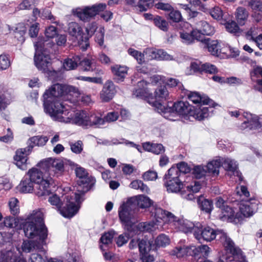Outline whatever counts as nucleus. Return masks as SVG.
<instances>
[{
    "instance_id": "37998d69",
    "label": "nucleus",
    "mask_w": 262,
    "mask_h": 262,
    "mask_svg": "<svg viewBox=\"0 0 262 262\" xmlns=\"http://www.w3.org/2000/svg\"><path fill=\"white\" fill-rule=\"evenodd\" d=\"M39 0H23L16 8V10H30L32 7L36 6Z\"/></svg>"
},
{
    "instance_id": "a211bd4d",
    "label": "nucleus",
    "mask_w": 262,
    "mask_h": 262,
    "mask_svg": "<svg viewBox=\"0 0 262 262\" xmlns=\"http://www.w3.org/2000/svg\"><path fill=\"white\" fill-rule=\"evenodd\" d=\"M190 68L194 73L202 74L203 73L214 74L217 72V68L210 63H202L200 61H194L191 63Z\"/></svg>"
},
{
    "instance_id": "ddd939ff",
    "label": "nucleus",
    "mask_w": 262,
    "mask_h": 262,
    "mask_svg": "<svg viewBox=\"0 0 262 262\" xmlns=\"http://www.w3.org/2000/svg\"><path fill=\"white\" fill-rule=\"evenodd\" d=\"M184 27L186 30L182 29L179 32L180 38L183 43L189 45L194 42L195 40H202L201 33L197 29H192L187 23L184 24Z\"/></svg>"
},
{
    "instance_id": "7ed1b4c3",
    "label": "nucleus",
    "mask_w": 262,
    "mask_h": 262,
    "mask_svg": "<svg viewBox=\"0 0 262 262\" xmlns=\"http://www.w3.org/2000/svg\"><path fill=\"white\" fill-rule=\"evenodd\" d=\"M194 236L200 242L202 241L210 242L219 236L227 252L231 254L234 257H237L244 260L241 250L235 246L232 240L222 230L216 231L209 226L203 227L200 223H197Z\"/></svg>"
},
{
    "instance_id": "412c9836",
    "label": "nucleus",
    "mask_w": 262,
    "mask_h": 262,
    "mask_svg": "<svg viewBox=\"0 0 262 262\" xmlns=\"http://www.w3.org/2000/svg\"><path fill=\"white\" fill-rule=\"evenodd\" d=\"M145 55L148 56L150 59L158 60H172L173 56L162 49L154 48H146L144 50Z\"/></svg>"
},
{
    "instance_id": "f704fd0d",
    "label": "nucleus",
    "mask_w": 262,
    "mask_h": 262,
    "mask_svg": "<svg viewBox=\"0 0 262 262\" xmlns=\"http://www.w3.org/2000/svg\"><path fill=\"white\" fill-rule=\"evenodd\" d=\"M33 15L35 17H39L42 19H48L50 20L51 22L57 23V21L54 22L55 18L53 15H52L51 12L47 9H43L41 11L38 8H34L33 10Z\"/></svg>"
},
{
    "instance_id": "c756f323",
    "label": "nucleus",
    "mask_w": 262,
    "mask_h": 262,
    "mask_svg": "<svg viewBox=\"0 0 262 262\" xmlns=\"http://www.w3.org/2000/svg\"><path fill=\"white\" fill-rule=\"evenodd\" d=\"M251 76L253 81H256L255 89L262 93V68L257 67L251 72Z\"/></svg>"
},
{
    "instance_id": "f8f14e48",
    "label": "nucleus",
    "mask_w": 262,
    "mask_h": 262,
    "mask_svg": "<svg viewBox=\"0 0 262 262\" xmlns=\"http://www.w3.org/2000/svg\"><path fill=\"white\" fill-rule=\"evenodd\" d=\"M106 8V5L104 3L97 4L91 7H86L83 9H77L74 11V14L80 20L83 21H89L99 12L104 10Z\"/></svg>"
},
{
    "instance_id": "72a5a7b5",
    "label": "nucleus",
    "mask_w": 262,
    "mask_h": 262,
    "mask_svg": "<svg viewBox=\"0 0 262 262\" xmlns=\"http://www.w3.org/2000/svg\"><path fill=\"white\" fill-rule=\"evenodd\" d=\"M197 202L201 209L207 213H210L213 209L212 202L205 199L202 195L196 196Z\"/></svg>"
},
{
    "instance_id": "7c9ffc66",
    "label": "nucleus",
    "mask_w": 262,
    "mask_h": 262,
    "mask_svg": "<svg viewBox=\"0 0 262 262\" xmlns=\"http://www.w3.org/2000/svg\"><path fill=\"white\" fill-rule=\"evenodd\" d=\"M127 4L137 5L141 11H145L152 6L153 0H125Z\"/></svg>"
},
{
    "instance_id": "5fc2aeb1",
    "label": "nucleus",
    "mask_w": 262,
    "mask_h": 262,
    "mask_svg": "<svg viewBox=\"0 0 262 262\" xmlns=\"http://www.w3.org/2000/svg\"><path fill=\"white\" fill-rule=\"evenodd\" d=\"M192 247L195 248V249H193V252L195 253L193 256H196L200 253H202L203 256H206L208 255L209 248L207 245H203L198 247L192 246Z\"/></svg>"
},
{
    "instance_id": "6ab92c4d",
    "label": "nucleus",
    "mask_w": 262,
    "mask_h": 262,
    "mask_svg": "<svg viewBox=\"0 0 262 262\" xmlns=\"http://www.w3.org/2000/svg\"><path fill=\"white\" fill-rule=\"evenodd\" d=\"M151 94L147 97L148 102L149 104L155 107L157 110L158 103L163 104L161 101L166 100L169 97V92L167 88L164 86H161L158 88L155 92L154 97H152Z\"/></svg>"
},
{
    "instance_id": "e433bc0d",
    "label": "nucleus",
    "mask_w": 262,
    "mask_h": 262,
    "mask_svg": "<svg viewBox=\"0 0 262 262\" xmlns=\"http://www.w3.org/2000/svg\"><path fill=\"white\" fill-rule=\"evenodd\" d=\"M189 100L194 104L203 103L207 104L209 103V99L202 97L199 93L195 92H189L187 94Z\"/></svg>"
},
{
    "instance_id": "8fccbe9b",
    "label": "nucleus",
    "mask_w": 262,
    "mask_h": 262,
    "mask_svg": "<svg viewBox=\"0 0 262 262\" xmlns=\"http://www.w3.org/2000/svg\"><path fill=\"white\" fill-rule=\"evenodd\" d=\"M151 249V245L149 241L142 239L139 242V250L141 255L146 254Z\"/></svg>"
},
{
    "instance_id": "680f3d73",
    "label": "nucleus",
    "mask_w": 262,
    "mask_h": 262,
    "mask_svg": "<svg viewBox=\"0 0 262 262\" xmlns=\"http://www.w3.org/2000/svg\"><path fill=\"white\" fill-rule=\"evenodd\" d=\"M70 146L72 151L76 154H80L83 150V143L80 140L70 142Z\"/></svg>"
},
{
    "instance_id": "b1692460",
    "label": "nucleus",
    "mask_w": 262,
    "mask_h": 262,
    "mask_svg": "<svg viewBox=\"0 0 262 262\" xmlns=\"http://www.w3.org/2000/svg\"><path fill=\"white\" fill-rule=\"evenodd\" d=\"M193 249L195 248L192 247V246H178L171 251L170 254L177 258L184 257L188 255L193 256L194 253L193 252Z\"/></svg>"
},
{
    "instance_id": "79ce46f5",
    "label": "nucleus",
    "mask_w": 262,
    "mask_h": 262,
    "mask_svg": "<svg viewBox=\"0 0 262 262\" xmlns=\"http://www.w3.org/2000/svg\"><path fill=\"white\" fill-rule=\"evenodd\" d=\"M221 165L226 170L235 171L237 167L236 161L230 158H221Z\"/></svg>"
},
{
    "instance_id": "69168bd1",
    "label": "nucleus",
    "mask_w": 262,
    "mask_h": 262,
    "mask_svg": "<svg viewBox=\"0 0 262 262\" xmlns=\"http://www.w3.org/2000/svg\"><path fill=\"white\" fill-rule=\"evenodd\" d=\"M104 28L101 27L99 29L98 32L96 35L95 40L100 46H103L104 44Z\"/></svg>"
},
{
    "instance_id": "49530a36",
    "label": "nucleus",
    "mask_w": 262,
    "mask_h": 262,
    "mask_svg": "<svg viewBox=\"0 0 262 262\" xmlns=\"http://www.w3.org/2000/svg\"><path fill=\"white\" fill-rule=\"evenodd\" d=\"M225 26L226 30L228 32L235 35H239L240 29L235 21L233 20L228 21L225 23Z\"/></svg>"
},
{
    "instance_id": "de8ad7c7",
    "label": "nucleus",
    "mask_w": 262,
    "mask_h": 262,
    "mask_svg": "<svg viewBox=\"0 0 262 262\" xmlns=\"http://www.w3.org/2000/svg\"><path fill=\"white\" fill-rule=\"evenodd\" d=\"M127 52L128 54L134 57L139 64H142L145 62L144 54L145 53L144 51L142 53L134 49L129 48L128 49Z\"/></svg>"
},
{
    "instance_id": "f3484780",
    "label": "nucleus",
    "mask_w": 262,
    "mask_h": 262,
    "mask_svg": "<svg viewBox=\"0 0 262 262\" xmlns=\"http://www.w3.org/2000/svg\"><path fill=\"white\" fill-rule=\"evenodd\" d=\"M244 117L246 120L241 125V129H253L262 127V115L257 116L256 115L245 113Z\"/></svg>"
},
{
    "instance_id": "a878e982",
    "label": "nucleus",
    "mask_w": 262,
    "mask_h": 262,
    "mask_svg": "<svg viewBox=\"0 0 262 262\" xmlns=\"http://www.w3.org/2000/svg\"><path fill=\"white\" fill-rule=\"evenodd\" d=\"M147 82L144 80L138 82L137 86L133 91V95L136 97L147 98L149 94L146 89Z\"/></svg>"
},
{
    "instance_id": "58836bf2",
    "label": "nucleus",
    "mask_w": 262,
    "mask_h": 262,
    "mask_svg": "<svg viewBox=\"0 0 262 262\" xmlns=\"http://www.w3.org/2000/svg\"><path fill=\"white\" fill-rule=\"evenodd\" d=\"M133 200L134 203L136 204V209H137V206L141 208H147L150 206L152 201L147 196L145 195H140L137 198V200Z\"/></svg>"
},
{
    "instance_id": "4be33fe9",
    "label": "nucleus",
    "mask_w": 262,
    "mask_h": 262,
    "mask_svg": "<svg viewBox=\"0 0 262 262\" xmlns=\"http://www.w3.org/2000/svg\"><path fill=\"white\" fill-rule=\"evenodd\" d=\"M212 112V108L207 106H193L191 109L190 113H189V119L193 118L196 120H202L205 118H207L210 114V113Z\"/></svg>"
},
{
    "instance_id": "bb28decb",
    "label": "nucleus",
    "mask_w": 262,
    "mask_h": 262,
    "mask_svg": "<svg viewBox=\"0 0 262 262\" xmlns=\"http://www.w3.org/2000/svg\"><path fill=\"white\" fill-rule=\"evenodd\" d=\"M196 227V223L194 224L187 220L180 219L179 222V225H177L176 228L185 233L191 232L192 231H193L194 233Z\"/></svg>"
},
{
    "instance_id": "052dcab7",
    "label": "nucleus",
    "mask_w": 262,
    "mask_h": 262,
    "mask_svg": "<svg viewBox=\"0 0 262 262\" xmlns=\"http://www.w3.org/2000/svg\"><path fill=\"white\" fill-rule=\"evenodd\" d=\"M130 187L135 189H140L143 192H146L148 190V187L142 181L138 180L133 181L130 184Z\"/></svg>"
},
{
    "instance_id": "3c124183",
    "label": "nucleus",
    "mask_w": 262,
    "mask_h": 262,
    "mask_svg": "<svg viewBox=\"0 0 262 262\" xmlns=\"http://www.w3.org/2000/svg\"><path fill=\"white\" fill-rule=\"evenodd\" d=\"M78 64H80L84 71H93L94 70V66L91 59L84 58L82 61L80 60Z\"/></svg>"
},
{
    "instance_id": "5701e85b",
    "label": "nucleus",
    "mask_w": 262,
    "mask_h": 262,
    "mask_svg": "<svg viewBox=\"0 0 262 262\" xmlns=\"http://www.w3.org/2000/svg\"><path fill=\"white\" fill-rule=\"evenodd\" d=\"M30 152L28 151L27 147L18 149L16 151L14 160L16 166L22 170L27 169V156Z\"/></svg>"
},
{
    "instance_id": "13d9d810",
    "label": "nucleus",
    "mask_w": 262,
    "mask_h": 262,
    "mask_svg": "<svg viewBox=\"0 0 262 262\" xmlns=\"http://www.w3.org/2000/svg\"><path fill=\"white\" fill-rule=\"evenodd\" d=\"M18 201L16 198L10 199L9 206L11 213L13 215H16L19 213V208L18 205Z\"/></svg>"
},
{
    "instance_id": "a19ab883",
    "label": "nucleus",
    "mask_w": 262,
    "mask_h": 262,
    "mask_svg": "<svg viewBox=\"0 0 262 262\" xmlns=\"http://www.w3.org/2000/svg\"><path fill=\"white\" fill-rule=\"evenodd\" d=\"M114 234L113 231H110L102 235L100 239L102 245L100 246V247L102 251H105L107 246L112 243Z\"/></svg>"
},
{
    "instance_id": "4468645a",
    "label": "nucleus",
    "mask_w": 262,
    "mask_h": 262,
    "mask_svg": "<svg viewBox=\"0 0 262 262\" xmlns=\"http://www.w3.org/2000/svg\"><path fill=\"white\" fill-rule=\"evenodd\" d=\"M69 33L76 37L79 40L80 48L82 51H85L89 46V37L83 36L82 28L76 22H71L68 25Z\"/></svg>"
},
{
    "instance_id": "cd10ccee",
    "label": "nucleus",
    "mask_w": 262,
    "mask_h": 262,
    "mask_svg": "<svg viewBox=\"0 0 262 262\" xmlns=\"http://www.w3.org/2000/svg\"><path fill=\"white\" fill-rule=\"evenodd\" d=\"M157 225L154 222H143L139 224L138 225H135V227L134 228V230H135L137 233H134V232H132L130 233L131 235H133L134 234H138V232H151L154 231L157 228Z\"/></svg>"
},
{
    "instance_id": "2eb2a0df",
    "label": "nucleus",
    "mask_w": 262,
    "mask_h": 262,
    "mask_svg": "<svg viewBox=\"0 0 262 262\" xmlns=\"http://www.w3.org/2000/svg\"><path fill=\"white\" fill-rule=\"evenodd\" d=\"M152 214H154L155 218L162 220L165 223L176 228L179 225V222L180 220L172 213L168 211L163 210L160 207L154 208V211H151Z\"/></svg>"
},
{
    "instance_id": "20e7f679",
    "label": "nucleus",
    "mask_w": 262,
    "mask_h": 262,
    "mask_svg": "<svg viewBox=\"0 0 262 262\" xmlns=\"http://www.w3.org/2000/svg\"><path fill=\"white\" fill-rule=\"evenodd\" d=\"M178 170L177 168H174V166H172L164 176V186L167 191L172 193L180 192L183 198L187 200H193L196 198L194 194L198 193L201 188V183L198 181H194L185 186L186 190H182L184 188L183 184L178 175Z\"/></svg>"
},
{
    "instance_id": "c03bdc74",
    "label": "nucleus",
    "mask_w": 262,
    "mask_h": 262,
    "mask_svg": "<svg viewBox=\"0 0 262 262\" xmlns=\"http://www.w3.org/2000/svg\"><path fill=\"white\" fill-rule=\"evenodd\" d=\"M154 24L160 30L166 32L168 30V23L163 18L159 16H156L152 19Z\"/></svg>"
},
{
    "instance_id": "0e129e2a",
    "label": "nucleus",
    "mask_w": 262,
    "mask_h": 262,
    "mask_svg": "<svg viewBox=\"0 0 262 262\" xmlns=\"http://www.w3.org/2000/svg\"><path fill=\"white\" fill-rule=\"evenodd\" d=\"M174 168H177L178 175L180 177L181 173H186L190 171V168L187 164L184 162H181L177 165V167H174Z\"/></svg>"
},
{
    "instance_id": "09e8293b",
    "label": "nucleus",
    "mask_w": 262,
    "mask_h": 262,
    "mask_svg": "<svg viewBox=\"0 0 262 262\" xmlns=\"http://www.w3.org/2000/svg\"><path fill=\"white\" fill-rule=\"evenodd\" d=\"M170 243V239L168 236L162 234L159 235L155 240V244L158 247H165Z\"/></svg>"
},
{
    "instance_id": "864d4df0",
    "label": "nucleus",
    "mask_w": 262,
    "mask_h": 262,
    "mask_svg": "<svg viewBox=\"0 0 262 262\" xmlns=\"http://www.w3.org/2000/svg\"><path fill=\"white\" fill-rule=\"evenodd\" d=\"M260 29L256 27H251V29L246 32V37L249 40L253 41L256 37L260 34Z\"/></svg>"
},
{
    "instance_id": "1a4fd4ad",
    "label": "nucleus",
    "mask_w": 262,
    "mask_h": 262,
    "mask_svg": "<svg viewBox=\"0 0 262 262\" xmlns=\"http://www.w3.org/2000/svg\"><path fill=\"white\" fill-rule=\"evenodd\" d=\"M236 194L241 198L242 203L239 206L241 213L245 217L252 216L257 210V203L255 199L249 198L250 193L247 188L243 185L237 187Z\"/></svg>"
},
{
    "instance_id": "e2e57ef3",
    "label": "nucleus",
    "mask_w": 262,
    "mask_h": 262,
    "mask_svg": "<svg viewBox=\"0 0 262 262\" xmlns=\"http://www.w3.org/2000/svg\"><path fill=\"white\" fill-rule=\"evenodd\" d=\"M48 201L51 205L55 206L59 210H60L62 202L60 198L57 194H52L49 196Z\"/></svg>"
},
{
    "instance_id": "393cba45",
    "label": "nucleus",
    "mask_w": 262,
    "mask_h": 262,
    "mask_svg": "<svg viewBox=\"0 0 262 262\" xmlns=\"http://www.w3.org/2000/svg\"><path fill=\"white\" fill-rule=\"evenodd\" d=\"M197 29L202 35V42L205 39L204 35L210 36L214 34L215 30L213 27L205 21L201 20L196 24Z\"/></svg>"
},
{
    "instance_id": "4d7b16f0",
    "label": "nucleus",
    "mask_w": 262,
    "mask_h": 262,
    "mask_svg": "<svg viewBox=\"0 0 262 262\" xmlns=\"http://www.w3.org/2000/svg\"><path fill=\"white\" fill-rule=\"evenodd\" d=\"M193 174L197 179H200L205 176L207 171L205 166H196L193 169Z\"/></svg>"
},
{
    "instance_id": "f03ea898",
    "label": "nucleus",
    "mask_w": 262,
    "mask_h": 262,
    "mask_svg": "<svg viewBox=\"0 0 262 262\" xmlns=\"http://www.w3.org/2000/svg\"><path fill=\"white\" fill-rule=\"evenodd\" d=\"M24 225V232L26 237L33 240L24 241L22 250L27 253L41 251L48 236L47 228L43 222V214L40 210L33 211Z\"/></svg>"
},
{
    "instance_id": "9d476101",
    "label": "nucleus",
    "mask_w": 262,
    "mask_h": 262,
    "mask_svg": "<svg viewBox=\"0 0 262 262\" xmlns=\"http://www.w3.org/2000/svg\"><path fill=\"white\" fill-rule=\"evenodd\" d=\"M38 166L45 171V178L53 181L54 177L62 176L64 171L63 162L59 159L48 158L41 161Z\"/></svg>"
},
{
    "instance_id": "9b49d317",
    "label": "nucleus",
    "mask_w": 262,
    "mask_h": 262,
    "mask_svg": "<svg viewBox=\"0 0 262 262\" xmlns=\"http://www.w3.org/2000/svg\"><path fill=\"white\" fill-rule=\"evenodd\" d=\"M82 195L79 192H75L74 199L69 195L66 196V205L59 210L62 216L67 218H71L77 214L80 208L79 204L82 201V200H81Z\"/></svg>"
},
{
    "instance_id": "603ef678",
    "label": "nucleus",
    "mask_w": 262,
    "mask_h": 262,
    "mask_svg": "<svg viewBox=\"0 0 262 262\" xmlns=\"http://www.w3.org/2000/svg\"><path fill=\"white\" fill-rule=\"evenodd\" d=\"M221 212V217L222 219H231L234 216V212L233 209L228 205H225V206L222 208Z\"/></svg>"
},
{
    "instance_id": "ea45409f",
    "label": "nucleus",
    "mask_w": 262,
    "mask_h": 262,
    "mask_svg": "<svg viewBox=\"0 0 262 262\" xmlns=\"http://www.w3.org/2000/svg\"><path fill=\"white\" fill-rule=\"evenodd\" d=\"M112 73L118 78V79L121 80L124 78L127 72L126 67L121 66L120 65H115L111 67Z\"/></svg>"
},
{
    "instance_id": "6e6552de",
    "label": "nucleus",
    "mask_w": 262,
    "mask_h": 262,
    "mask_svg": "<svg viewBox=\"0 0 262 262\" xmlns=\"http://www.w3.org/2000/svg\"><path fill=\"white\" fill-rule=\"evenodd\" d=\"M157 112L163 117L170 120H174L172 118L174 114H179L187 119H189V112L193 108L187 101H179L172 104V106H165L161 103L157 104Z\"/></svg>"
},
{
    "instance_id": "a18cd8bd",
    "label": "nucleus",
    "mask_w": 262,
    "mask_h": 262,
    "mask_svg": "<svg viewBox=\"0 0 262 262\" xmlns=\"http://www.w3.org/2000/svg\"><path fill=\"white\" fill-rule=\"evenodd\" d=\"M248 16V12L243 7H238L236 9V17L238 23L241 25H244L245 20Z\"/></svg>"
},
{
    "instance_id": "dca6fc26",
    "label": "nucleus",
    "mask_w": 262,
    "mask_h": 262,
    "mask_svg": "<svg viewBox=\"0 0 262 262\" xmlns=\"http://www.w3.org/2000/svg\"><path fill=\"white\" fill-rule=\"evenodd\" d=\"M76 176L79 178L77 181L78 186L77 191L84 194L89 190L90 179L88 177V173L86 170L81 167H76L75 169Z\"/></svg>"
},
{
    "instance_id": "f257e3e1",
    "label": "nucleus",
    "mask_w": 262,
    "mask_h": 262,
    "mask_svg": "<svg viewBox=\"0 0 262 262\" xmlns=\"http://www.w3.org/2000/svg\"><path fill=\"white\" fill-rule=\"evenodd\" d=\"M78 92L77 89L70 85L57 83L46 90L43 95L45 112L55 121L75 124L84 128L99 127L104 124V120L94 113L84 111L76 112L66 108L61 98L69 93Z\"/></svg>"
},
{
    "instance_id": "774afa93",
    "label": "nucleus",
    "mask_w": 262,
    "mask_h": 262,
    "mask_svg": "<svg viewBox=\"0 0 262 262\" xmlns=\"http://www.w3.org/2000/svg\"><path fill=\"white\" fill-rule=\"evenodd\" d=\"M129 237L130 235L127 233L120 234L116 239V244L117 246L118 247H121L126 244L129 240Z\"/></svg>"
},
{
    "instance_id": "0eeeda50",
    "label": "nucleus",
    "mask_w": 262,
    "mask_h": 262,
    "mask_svg": "<svg viewBox=\"0 0 262 262\" xmlns=\"http://www.w3.org/2000/svg\"><path fill=\"white\" fill-rule=\"evenodd\" d=\"M137 211L136 204L133 202L132 199L123 203L119 208L118 212L120 220L123 224L124 229L129 233H137L134 230L137 222Z\"/></svg>"
},
{
    "instance_id": "338daca9",
    "label": "nucleus",
    "mask_w": 262,
    "mask_h": 262,
    "mask_svg": "<svg viewBox=\"0 0 262 262\" xmlns=\"http://www.w3.org/2000/svg\"><path fill=\"white\" fill-rule=\"evenodd\" d=\"M169 19L173 22H179L182 19L181 13L178 10H174L173 9L170 11L168 14Z\"/></svg>"
},
{
    "instance_id": "aec40b11",
    "label": "nucleus",
    "mask_w": 262,
    "mask_h": 262,
    "mask_svg": "<svg viewBox=\"0 0 262 262\" xmlns=\"http://www.w3.org/2000/svg\"><path fill=\"white\" fill-rule=\"evenodd\" d=\"M117 93L114 83L111 80H107L100 92V98L102 102H107L111 101Z\"/></svg>"
},
{
    "instance_id": "4c0bfd02",
    "label": "nucleus",
    "mask_w": 262,
    "mask_h": 262,
    "mask_svg": "<svg viewBox=\"0 0 262 262\" xmlns=\"http://www.w3.org/2000/svg\"><path fill=\"white\" fill-rule=\"evenodd\" d=\"M203 42L207 45L209 52L213 55L217 56L220 52V46L217 40H210L209 38L205 39Z\"/></svg>"
},
{
    "instance_id": "bf43d9fd",
    "label": "nucleus",
    "mask_w": 262,
    "mask_h": 262,
    "mask_svg": "<svg viewBox=\"0 0 262 262\" xmlns=\"http://www.w3.org/2000/svg\"><path fill=\"white\" fill-rule=\"evenodd\" d=\"M248 6L249 7L252 11L262 12V1L259 0H249L248 1Z\"/></svg>"
},
{
    "instance_id": "c85d7f7f",
    "label": "nucleus",
    "mask_w": 262,
    "mask_h": 262,
    "mask_svg": "<svg viewBox=\"0 0 262 262\" xmlns=\"http://www.w3.org/2000/svg\"><path fill=\"white\" fill-rule=\"evenodd\" d=\"M49 139L47 136H34L29 139V145L27 147L28 152H31L34 146H44Z\"/></svg>"
},
{
    "instance_id": "39448f33",
    "label": "nucleus",
    "mask_w": 262,
    "mask_h": 262,
    "mask_svg": "<svg viewBox=\"0 0 262 262\" xmlns=\"http://www.w3.org/2000/svg\"><path fill=\"white\" fill-rule=\"evenodd\" d=\"M53 43L47 40H40L34 44L36 52L34 56L35 66L38 70L46 74L49 77H54L57 72L51 67V58L49 55L48 48Z\"/></svg>"
},
{
    "instance_id": "2f4dec72",
    "label": "nucleus",
    "mask_w": 262,
    "mask_h": 262,
    "mask_svg": "<svg viewBox=\"0 0 262 262\" xmlns=\"http://www.w3.org/2000/svg\"><path fill=\"white\" fill-rule=\"evenodd\" d=\"M221 162L220 158L209 162L206 166H205L207 172L213 176L218 175L219 173V168L221 165Z\"/></svg>"
},
{
    "instance_id": "6e6d98bb",
    "label": "nucleus",
    "mask_w": 262,
    "mask_h": 262,
    "mask_svg": "<svg viewBox=\"0 0 262 262\" xmlns=\"http://www.w3.org/2000/svg\"><path fill=\"white\" fill-rule=\"evenodd\" d=\"M11 66V61L8 55L2 54L0 55V69H7Z\"/></svg>"
},
{
    "instance_id": "423d86ee",
    "label": "nucleus",
    "mask_w": 262,
    "mask_h": 262,
    "mask_svg": "<svg viewBox=\"0 0 262 262\" xmlns=\"http://www.w3.org/2000/svg\"><path fill=\"white\" fill-rule=\"evenodd\" d=\"M26 177L36 185L35 193L37 196H43L51 193L50 187L53 184V180L45 178V171L41 168L40 169L37 168H31L28 171Z\"/></svg>"
},
{
    "instance_id": "c9c22d12",
    "label": "nucleus",
    "mask_w": 262,
    "mask_h": 262,
    "mask_svg": "<svg viewBox=\"0 0 262 262\" xmlns=\"http://www.w3.org/2000/svg\"><path fill=\"white\" fill-rule=\"evenodd\" d=\"M81 59L79 55H75L72 58H68L65 59L63 67L66 70H72L75 69L78 66Z\"/></svg>"
},
{
    "instance_id": "473e14b6",
    "label": "nucleus",
    "mask_w": 262,
    "mask_h": 262,
    "mask_svg": "<svg viewBox=\"0 0 262 262\" xmlns=\"http://www.w3.org/2000/svg\"><path fill=\"white\" fill-rule=\"evenodd\" d=\"M34 183L27 177H25L19 185L20 191L24 193L32 192L34 188Z\"/></svg>"
}]
</instances>
